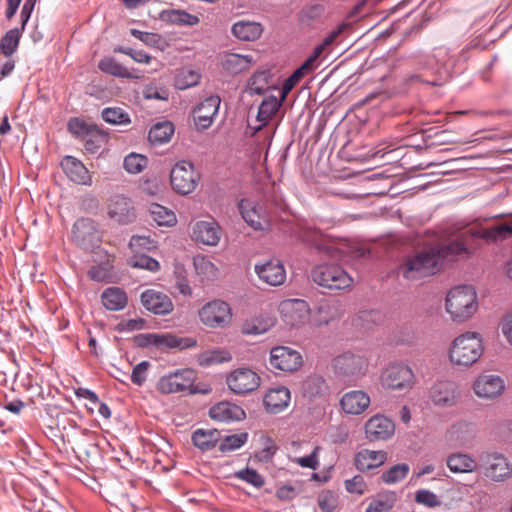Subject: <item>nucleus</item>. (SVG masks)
I'll return each instance as SVG.
<instances>
[{
  "label": "nucleus",
  "mask_w": 512,
  "mask_h": 512,
  "mask_svg": "<svg viewBox=\"0 0 512 512\" xmlns=\"http://www.w3.org/2000/svg\"><path fill=\"white\" fill-rule=\"evenodd\" d=\"M220 98L218 96H210L200 102L193 110L194 124L197 130L208 129L216 115L220 106Z\"/></svg>",
  "instance_id": "aec40b11"
},
{
  "label": "nucleus",
  "mask_w": 512,
  "mask_h": 512,
  "mask_svg": "<svg viewBox=\"0 0 512 512\" xmlns=\"http://www.w3.org/2000/svg\"><path fill=\"white\" fill-rule=\"evenodd\" d=\"M395 496L392 493L378 494L368 505L366 512H390L394 507Z\"/></svg>",
  "instance_id": "3c124183"
},
{
  "label": "nucleus",
  "mask_w": 512,
  "mask_h": 512,
  "mask_svg": "<svg viewBox=\"0 0 512 512\" xmlns=\"http://www.w3.org/2000/svg\"><path fill=\"white\" fill-rule=\"evenodd\" d=\"M200 180V174L194 162H176L170 173L173 189L182 195L192 193Z\"/></svg>",
  "instance_id": "0eeeda50"
},
{
  "label": "nucleus",
  "mask_w": 512,
  "mask_h": 512,
  "mask_svg": "<svg viewBox=\"0 0 512 512\" xmlns=\"http://www.w3.org/2000/svg\"><path fill=\"white\" fill-rule=\"evenodd\" d=\"M415 500L417 503L426 505L428 507H435L440 504L438 497L431 491L420 490L416 493Z\"/></svg>",
  "instance_id": "69168bd1"
},
{
  "label": "nucleus",
  "mask_w": 512,
  "mask_h": 512,
  "mask_svg": "<svg viewBox=\"0 0 512 512\" xmlns=\"http://www.w3.org/2000/svg\"><path fill=\"white\" fill-rule=\"evenodd\" d=\"M128 263L133 268L146 269L151 272H156L160 268V264L156 259L142 253H135Z\"/></svg>",
  "instance_id": "864d4df0"
},
{
  "label": "nucleus",
  "mask_w": 512,
  "mask_h": 512,
  "mask_svg": "<svg viewBox=\"0 0 512 512\" xmlns=\"http://www.w3.org/2000/svg\"><path fill=\"white\" fill-rule=\"evenodd\" d=\"M472 235L484 239L486 242H494L500 239H506L512 235V219L508 222L493 225L489 228H476L471 231Z\"/></svg>",
  "instance_id": "72a5a7b5"
},
{
  "label": "nucleus",
  "mask_w": 512,
  "mask_h": 512,
  "mask_svg": "<svg viewBox=\"0 0 512 512\" xmlns=\"http://www.w3.org/2000/svg\"><path fill=\"white\" fill-rule=\"evenodd\" d=\"M318 323L329 324L331 321L338 319L341 315L336 303L323 304L318 309Z\"/></svg>",
  "instance_id": "5fc2aeb1"
},
{
  "label": "nucleus",
  "mask_w": 512,
  "mask_h": 512,
  "mask_svg": "<svg viewBox=\"0 0 512 512\" xmlns=\"http://www.w3.org/2000/svg\"><path fill=\"white\" fill-rule=\"evenodd\" d=\"M239 209L244 221L255 230H265L269 226L262 208L251 200H241Z\"/></svg>",
  "instance_id": "b1692460"
},
{
  "label": "nucleus",
  "mask_w": 512,
  "mask_h": 512,
  "mask_svg": "<svg viewBox=\"0 0 512 512\" xmlns=\"http://www.w3.org/2000/svg\"><path fill=\"white\" fill-rule=\"evenodd\" d=\"M196 373L192 369H180L162 376L157 383V390L162 394H172L184 391L194 393L192 389Z\"/></svg>",
  "instance_id": "9b49d317"
},
{
  "label": "nucleus",
  "mask_w": 512,
  "mask_h": 512,
  "mask_svg": "<svg viewBox=\"0 0 512 512\" xmlns=\"http://www.w3.org/2000/svg\"><path fill=\"white\" fill-rule=\"evenodd\" d=\"M129 247L134 253H141L142 251H150L155 248V243L148 236H133L130 239Z\"/></svg>",
  "instance_id": "bf43d9fd"
},
{
  "label": "nucleus",
  "mask_w": 512,
  "mask_h": 512,
  "mask_svg": "<svg viewBox=\"0 0 512 512\" xmlns=\"http://www.w3.org/2000/svg\"><path fill=\"white\" fill-rule=\"evenodd\" d=\"M19 28L10 29L0 39V54L10 57L18 48L21 32Z\"/></svg>",
  "instance_id": "de8ad7c7"
},
{
  "label": "nucleus",
  "mask_w": 512,
  "mask_h": 512,
  "mask_svg": "<svg viewBox=\"0 0 512 512\" xmlns=\"http://www.w3.org/2000/svg\"><path fill=\"white\" fill-rule=\"evenodd\" d=\"M386 461L384 451L363 449L355 456V465L361 471L370 470L381 466Z\"/></svg>",
  "instance_id": "c9c22d12"
},
{
  "label": "nucleus",
  "mask_w": 512,
  "mask_h": 512,
  "mask_svg": "<svg viewBox=\"0 0 512 512\" xmlns=\"http://www.w3.org/2000/svg\"><path fill=\"white\" fill-rule=\"evenodd\" d=\"M394 432V423L384 415H374L365 423V435L371 442L387 440Z\"/></svg>",
  "instance_id": "4be33fe9"
},
{
  "label": "nucleus",
  "mask_w": 512,
  "mask_h": 512,
  "mask_svg": "<svg viewBox=\"0 0 512 512\" xmlns=\"http://www.w3.org/2000/svg\"><path fill=\"white\" fill-rule=\"evenodd\" d=\"M446 465L454 474H470L479 470L477 459L466 452L451 453L446 458Z\"/></svg>",
  "instance_id": "bb28decb"
},
{
  "label": "nucleus",
  "mask_w": 512,
  "mask_h": 512,
  "mask_svg": "<svg viewBox=\"0 0 512 512\" xmlns=\"http://www.w3.org/2000/svg\"><path fill=\"white\" fill-rule=\"evenodd\" d=\"M501 331L507 342L512 345V311L507 313L500 324Z\"/></svg>",
  "instance_id": "338daca9"
},
{
  "label": "nucleus",
  "mask_w": 512,
  "mask_h": 512,
  "mask_svg": "<svg viewBox=\"0 0 512 512\" xmlns=\"http://www.w3.org/2000/svg\"><path fill=\"white\" fill-rule=\"evenodd\" d=\"M98 67L102 72L113 75L115 77H119V78H126V79L142 78V75L135 74L134 72L128 70L126 67H124L122 64L118 63L112 57H105L102 60H100Z\"/></svg>",
  "instance_id": "4c0bfd02"
},
{
  "label": "nucleus",
  "mask_w": 512,
  "mask_h": 512,
  "mask_svg": "<svg viewBox=\"0 0 512 512\" xmlns=\"http://www.w3.org/2000/svg\"><path fill=\"white\" fill-rule=\"evenodd\" d=\"M408 152L412 150L406 147H395L391 148V145L381 144L371 155L372 158H383L390 156L391 160H402L408 156Z\"/></svg>",
  "instance_id": "603ef678"
},
{
  "label": "nucleus",
  "mask_w": 512,
  "mask_h": 512,
  "mask_svg": "<svg viewBox=\"0 0 512 512\" xmlns=\"http://www.w3.org/2000/svg\"><path fill=\"white\" fill-rule=\"evenodd\" d=\"M479 468L492 482H505L512 477V463L502 453L486 451L480 454Z\"/></svg>",
  "instance_id": "39448f33"
},
{
  "label": "nucleus",
  "mask_w": 512,
  "mask_h": 512,
  "mask_svg": "<svg viewBox=\"0 0 512 512\" xmlns=\"http://www.w3.org/2000/svg\"><path fill=\"white\" fill-rule=\"evenodd\" d=\"M141 189L148 195L154 196L162 191V186L160 181L157 178H154L152 180H145L142 183Z\"/></svg>",
  "instance_id": "774afa93"
},
{
  "label": "nucleus",
  "mask_w": 512,
  "mask_h": 512,
  "mask_svg": "<svg viewBox=\"0 0 512 512\" xmlns=\"http://www.w3.org/2000/svg\"><path fill=\"white\" fill-rule=\"evenodd\" d=\"M104 307L110 311H119L126 307L128 298L124 290L119 287H109L101 294Z\"/></svg>",
  "instance_id": "e433bc0d"
},
{
  "label": "nucleus",
  "mask_w": 512,
  "mask_h": 512,
  "mask_svg": "<svg viewBox=\"0 0 512 512\" xmlns=\"http://www.w3.org/2000/svg\"><path fill=\"white\" fill-rule=\"evenodd\" d=\"M255 64L252 55L225 53L220 61V65L224 71L231 75H237L249 70Z\"/></svg>",
  "instance_id": "cd10ccee"
},
{
  "label": "nucleus",
  "mask_w": 512,
  "mask_h": 512,
  "mask_svg": "<svg viewBox=\"0 0 512 512\" xmlns=\"http://www.w3.org/2000/svg\"><path fill=\"white\" fill-rule=\"evenodd\" d=\"M149 212L159 226H173L177 222L175 213L160 204L152 203Z\"/></svg>",
  "instance_id": "49530a36"
},
{
  "label": "nucleus",
  "mask_w": 512,
  "mask_h": 512,
  "mask_svg": "<svg viewBox=\"0 0 512 512\" xmlns=\"http://www.w3.org/2000/svg\"><path fill=\"white\" fill-rule=\"evenodd\" d=\"M445 306L453 321L463 322L478 310L476 291L469 285L456 286L447 293Z\"/></svg>",
  "instance_id": "7ed1b4c3"
},
{
  "label": "nucleus",
  "mask_w": 512,
  "mask_h": 512,
  "mask_svg": "<svg viewBox=\"0 0 512 512\" xmlns=\"http://www.w3.org/2000/svg\"><path fill=\"white\" fill-rule=\"evenodd\" d=\"M326 391V381L319 376H310L301 384L302 395L308 399L321 397L326 393Z\"/></svg>",
  "instance_id": "ea45409f"
},
{
  "label": "nucleus",
  "mask_w": 512,
  "mask_h": 512,
  "mask_svg": "<svg viewBox=\"0 0 512 512\" xmlns=\"http://www.w3.org/2000/svg\"><path fill=\"white\" fill-rule=\"evenodd\" d=\"M193 264L196 274L202 281H213L217 278L218 268L208 257L197 255Z\"/></svg>",
  "instance_id": "37998d69"
},
{
  "label": "nucleus",
  "mask_w": 512,
  "mask_h": 512,
  "mask_svg": "<svg viewBox=\"0 0 512 512\" xmlns=\"http://www.w3.org/2000/svg\"><path fill=\"white\" fill-rule=\"evenodd\" d=\"M209 415L219 422L240 421L245 418L244 410L230 402H219L211 407Z\"/></svg>",
  "instance_id": "c756f323"
},
{
  "label": "nucleus",
  "mask_w": 512,
  "mask_h": 512,
  "mask_svg": "<svg viewBox=\"0 0 512 512\" xmlns=\"http://www.w3.org/2000/svg\"><path fill=\"white\" fill-rule=\"evenodd\" d=\"M282 100L276 97H268L262 101L257 113V120L265 125L279 110Z\"/></svg>",
  "instance_id": "09e8293b"
},
{
  "label": "nucleus",
  "mask_w": 512,
  "mask_h": 512,
  "mask_svg": "<svg viewBox=\"0 0 512 512\" xmlns=\"http://www.w3.org/2000/svg\"><path fill=\"white\" fill-rule=\"evenodd\" d=\"M149 367H150V363L148 361H142L139 364H137L133 368V371L131 374V381L134 384L141 386L146 381L147 372H148Z\"/></svg>",
  "instance_id": "e2e57ef3"
},
{
  "label": "nucleus",
  "mask_w": 512,
  "mask_h": 512,
  "mask_svg": "<svg viewBox=\"0 0 512 512\" xmlns=\"http://www.w3.org/2000/svg\"><path fill=\"white\" fill-rule=\"evenodd\" d=\"M269 364L275 370L294 372L302 366L303 359L298 351L287 346H277L270 351Z\"/></svg>",
  "instance_id": "dca6fc26"
},
{
  "label": "nucleus",
  "mask_w": 512,
  "mask_h": 512,
  "mask_svg": "<svg viewBox=\"0 0 512 512\" xmlns=\"http://www.w3.org/2000/svg\"><path fill=\"white\" fill-rule=\"evenodd\" d=\"M220 436L217 429H197L192 434V442L200 450L208 451L216 446Z\"/></svg>",
  "instance_id": "58836bf2"
},
{
  "label": "nucleus",
  "mask_w": 512,
  "mask_h": 512,
  "mask_svg": "<svg viewBox=\"0 0 512 512\" xmlns=\"http://www.w3.org/2000/svg\"><path fill=\"white\" fill-rule=\"evenodd\" d=\"M484 226H473L464 231L459 238L444 243L426 245L414 254L407 256L398 266V273L405 279L415 280L436 274L440 271L445 259L455 260L468 255L470 239H481L472 235L471 231ZM482 240H484L482 238Z\"/></svg>",
  "instance_id": "f257e3e1"
},
{
  "label": "nucleus",
  "mask_w": 512,
  "mask_h": 512,
  "mask_svg": "<svg viewBox=\"0 0 512 512\" xmlns=\"http://www.w3.org/2000/svg\"><path fill=\"white\" fill-rule=\"evenodd\" d=\"M484 351L482 337L477 332L467 331L457 336L449 348V359L457 366H471Z\"/></svg>",
  "instance_id": "f03ea898"
},
{
  "label": "nucleus",
  "mask_w": 512,
  "mask_h": 512,
  "mask_svg": "<svg viewBox=\"0 0 512 512\" xmlns=\"http://www.w3.org/2000/svg\"><path fill=\"white\" fill-rule=\"evenodd\" d=\"M108 215L120 224L131 223L135 218L131 200L123 196L113 197L108 205Z\"/></svg>",
  "instance_id": "a878e982"
},
{
  "label": "nucleus",
  "mask_w": 512,
  "mask_h": 512,
  "mask_svg": "<svg viewBox=\"0 0 512 512\" xmlns=\"http://www.w3.org/2000/svg\"><path fill=\"white\" fill-rule=\"evenodd\" d=\"M409 471L407 464H397L391 467L387 472L382 475L383 482L387 484H394L404 479Z\"/></svg>",
  "instance_id": "13d9d810"
},
{
  "label": "nucleus",
  "mask_w": 512,
  "mask_h": 512,
  "mask_svg": "<svg viewBox=\"0 0 512 512\" xmlns=\"http://www.w3.org/2000/svg\"><path fill=\"white\" fill-rule=\"evenodd\" d=\"M102 119L112 125H129L130 116L120 107H107L101 112Z\"/></svg>",
  "instance_id": "8fccbe9b"
},
{
  "label": "nucleus",
  "mask_w": 512,
  "mask_h": 512,
  "mask_svg": "<svg viewBox=\"0 0 512 512\" xmlns=\"http://www.w3.org/2000/svg\"><path fill=\"white\" fill-rule=\"evenodd\" d=\"M290 400V390L282 386L270 389L265 394L263 403L269 413L278 414L288 407Z\"/></svg>",
  "instance_id": "c85d7f7f"
},
{
  "label": "nucleus",
  "mask_w": 512,
  "mask_h": 512,
  "mask_svg": "<svg viewBox=\"0 0 512 512\" xmlns=\"http://www.w3.org/2000/svg\"><path fill=\"white\" fill-rule=\"evenodd\" d=\"M259 375L249 368H238L226 378L229 389L235 394L244 395L253 392L260 386Z\"/></svg>",
  "instance_id": "f3484780"
},
{
  "label": "nucleus",
  "mask_w": 512,
  "mask_h": 512,
  "mask_svg": "<svg viewBox=\"0 0 512 512\" xmlns=\"http://www.w3.org/2000/svg\"><path fill=\"white\" fill-rule=\"evenodd\" d=\"M232 356L229 351L221 348L209 349L200 353L197 362L200 366L209 367L224 362H229Z\"/></svg>",
  "instance_id": "79ce46f5"
},
{
  "label": "nucleus",
  "mask_w": 512,
  "mask_h": 512,
  "mask_svg": "<svg viewBox=\"0 0 512 512\" xmlns=\"http://www.w3.org/2000/svg\"><path fill=\"white\" fill-rule=\"evenodd\" d=\"M201 74L198 70L191 67H183L179 69L175 76L174 84L179 90H185L199 84Z\"/></svg>",
  "instance_id": "c03bdc74"
},
{
  "label": "nucleus",
  "mask_w": 512,
  "mask_h": 512,
  "mask_svg": "<svg viewBox=\"0 0 512 512\" xmlns=\"http://www.w3.org/2000/svg\"><path fill=\"white\" fill-rule=\"evenodd\" d=\"M472 390L480 399L495 400L504 394L506 382L500 375L484 373L474 380Z\"/></svg>",
  "instance_id": "2eb2a0df"
},
{
  "label": "nucleus",
  "mask_w": 512,
  "mask_h": 512,
  "mask_svg": "<svg viewBox=\"0 0 512 512\" xmlns=\"http://www.w3.org/2000/svg\"><path fill=\"white\" fill-rule=\"evenodd\" d=\"M248 439L247 433L234 434L226 436L219 444L221 452L233 451L240 448Z\"/></svg>",
  "instance_id": "6e6d98bb"
},
{
  "label": "nucleus",
  "mask_w": 512,
  "mask_h": 512,
  "mask_svg": "<svg viewBox=\"0 0 512 512\" xmlns=\"http://www.w3.org/2000/svg\"><path fill=\"white\" fill-rule=\"evenodd\" d=\"M313 281L330 290H341L351 287L352 277L339 265H318L311 273Z\"/></svg>",
  "instance_id": "423d86ee"
},
{
  "label": "nucleus",
  "mask_w": 512,
  "mask_h": 512,
  "mask_svg": "<svg viewBox=\"0 0 512 512\" xmlns=\"http://www.w3.org/2000/svg\"><path fill=\"white\" fill-rule=\"evenodd\" d=\"M174 133V126L171 122H161L153 125L148 133V139L153 144L168 142Z\"/></svg>",
  "instance_id": "a18cd8bd"
},
{
  "label": "nucleus",
  "mask_w": 512,
  "mask_h": 512,
  "mask_svg": "<svg viewBox=\"0 0 512 512\" xmlns=\"http://www.w3.org/2000/svg\"><path fill=\"white\" fill-rule=\"evenodd\" d=\"M159 19L170 25L195 26L200 22L198 16L190 14L182 9H166L160 12Z\"/></svg>",
  "instance_id": "473e14b6"
},
{
  "label": "nucleus",
  "mask_w": 512,
  "mask_h": 512,
  "mask_svg": "<svg viewBox=\"0 0 512 512\" xmlns=\"http://www.w3.org/2000/svg\"><path fill=\"white\" fill-rule=\"evenodd\" d=\"M254 270L259 279L270 286H280L285 282L286 270L278 259L258 263Z\"/></svg>",
  "instance_id": "412c9836"
},
{
  "label": "nucleus",
  "mask_w": 512,
  "mask_h": 512,
  "mask_svg": "<svg viewBox=\"0 0 512 512\" xmlns=\"http://www.w3.org/2000/svg\"><path fill=\"white\" fill-rule=\"evenodd\" d=\"M271 84V73L269 70L255 72L248 80L247 90L250 95H262L267 91Z\"/></svg>",
  "instance_id": "a19ab883"
},
{
  "label": "nucleus",
  "mask_w": 512,
  "mask_h": 512,
  "mask_svg": "<svg viewBox=\"0 0 512 512\" xmlns=\"http://www.w3.org/2000/svg\"><path fill=\"white\" fill-rule=\"evenodd\" d=\"M135 342L140 347H156L157 349H186L196 346L192 338H179L170 333H145L135 337Z\"/></svg>",
  "instance_id": "9d476101"
},
{
  "label": "nucleus",
  "mask_w": 512,
  "mask_h": 512,
  "mask_svg": "<svg viewBox=\"0 0 512 512\" xmlns=\"http://www.w3.org/2000/svg\"><path fill=\"white\" fill-rule=\"evenodd\" d=\"M319 450H320V448L318 446H316L311 454L304 456V457H297L294 459V462L297 463L301 467L316 470L319 466V462H318V451Z\"/></svg>",
  "instance_id": "0e129e2a"
},
{
  "label": "nucleus",
  "mask_w": 512,
  "mask_h": 512,
  "mask_svg": "<svg viewBox=\"0 0 512 512\" xmlns=\"http://www.w3.org/2000/svg\"><path fill=\"white\" fill-rule=\"evenodd\" d=\"M381 384L390 390H409L414 384L413 371L408 365H390L381 375Z\"/></svg>",
  "instance_id": "ddd939ff"
},
{
  "label": "nucleus",
  "mask_w": 512,
  "mask_h": 512,
  "mask_svg": "<svg viewBox=\"0 0 512 512\" xmlns=\"http://www.w3.org/2000/svg\"><path fill=\"white\" fill-rule=\"evenodd\" d=\"M345 488L349 493L363 495L367 491V484L362 476L357 475L345 481Z\"/></svg>",
  "instance_id": "680f3d73"
},
{
  "label": "nucleus",
  "mask_w": 512,
  "mask_h": 512,
  "mask_svg": "<svg viewBox=\"0 0 512 512\" xmlns=\"http://www.w3.org/2000/svg\"><path fill=\"white\" fill-rule=\"evenodd\" d=\"M234 476L242 481H245L255 488H261L265 484V480L256 470L245 468L235 472Z\"/></svg>",
  "instance_id": "4d7b16f0"
},
{
  "label": "nucleus",
  "mask_w": 512,
  "mask_h": 512,
  "mask_svg": "<svg viewBox=\"0 0 512 512\" xmlns=\"http://www.w3.org/2000/svg\"><path fill=\"white\" fill-rule=\"evenodd\" d=\"M221 235V227L212 217L196 221L191 227L192 239L203 245L216 246L221 239Z\"/></svg>",
  "instance_id": "a211bd4d"
},
{
  "label": "nucleus",
  "mask_w": 512,
  "mask_h": 512,
  "mask_svg": "<svg viewBox=\"0 0 512 512\" xmlns=\"http://www.w3.org/2000/svg\"><path fill=\"white\" fill-rule=\"evenodd\" d=\"M73 241L84 250H92L101 243V232L90 218L78 219L72 228Z\"/></svg>",
  "instance_id": "f8f14e48"
},
{
  "label": "nucleus",
  "mask_w": 512,
  "mask_h": 512,
  "mask_svg": "<svg viewBox=\"0 0 512 512\" xmlns=\"http://www.w3.org/2000/svg\"><path fill=\"white\" fill-rule=\"evenodd\" d=\"M282 321L291 328H299L306 324L310 316V308L302 299H286L279 305Z\"/></svg>",
  "instance_id": "4468645a"
},
{
  "label": "nucleus",
  "mask_w": 512,
  "mask_h": 512,
  "mask_svg": "<svg viewBox=\"0 0 512 512\" xmlns=\"http://www.w3.org/2000/svg\"><path fill=\"white\" fill-rule=\"evenodd\" d=\"M263 26L261 23L250 20H240L231 27V34L240 41L252 42L261 37Z\"/></svg>",
  "instance_id": "7c9ffc66"
},
{
  "label": "nucleus",
  "mask_w": 512,
  "mask_h": 512,
  "mask_svg": "<svg viewBox=\"0 0 512 512\" xmlns=\"http://www.w3.org/2000/svg\"><path fill=\"white\" fill-rule=\"evenodd\" d=\"M337 504V496L331 491H323L318 496V506L323 512L333 511Z\"/></svg>",
  "instance_id": "052dcab7"
},
{
  "label": "nucleus",
  "mask_w": 512,
  "mask_h": 512,
  "mask_svg": "<svg viewBox=\"0 0 512 512\" xmlns=\"http://www.w3.org/2000/svg\"><path fill=\"white\" fill-rule=\"evenodd\" d=\"M200 321L209 328H224L232 320L230 305L219 299L207 302L198 312Z\"/></svg>",
  "instance_id": "6e6552de"
},
{
  "label": "nucleus",
  "mask_w": 512,
  "mask_h": 512,
  "mask_svg": "<svg viewBox=\"0 0 512 512\" xmlns=\"http://www.w3.org/2000/svg\"><path fill=\"white\" fill-rule=\"evenodd\" d=\"M67 130L72 136L82 141L85 151L90 154L104 149L109 141L108 132L80 117L71 118L67 123Z\"/></svg>",
  "instance_id": "20e7f679"
},
{
  "label": "nucleus",
  "mask_w": 512,
  "mask_h": 512,
  "mask_svg": "<svg viewBox=\"0 0 512 512\" xmlns=\"http://www.w3.org/2000/svg\"><path fill=\"white\" fill-rule=\"evenodd\" d=\"M447 435L451 441L459 445H467L476 438V427L471 422L461 420L448 429Z\"/></svg>",
  "instance_id": "2f4dec72"
},
{
  "label": "nucleus",
  "mask_w": 512,
  "mask_h": 512,
  "mask_svg": "<svg viewBox=\"0 0 512 512\" xmlns=\"http://www.w3.org/2000/svg\"><path fill=\"white\" fill-rule=\"evenodd\" d=\"M66 176L74 183L87 185L91 182V172L84 162H60Z\"/></svg>",
  "instance_id": "f704fd0d"
},
{
  "label": "nucleus",
  "mask_w": 512,
  "mask_h": 512,
  "mask_svg": "<svg viewBox=\"0 0 512 512\" xmlns=\"http://www.w3.org/2000/svg\"><path fill=\"white\" fill-rule=\"evenodd\" d=\"M460 393L457 385L451 381H439L430 391L432 402L441 407H452L457 404Z\"/></svg>",
  "instance_id": "5701e85b"
},
{
  "label": "nucleus",
  "mask_w": 512,
  "mask_h": 512,
  "mask_svg": "<svg viewBox=\"0 0 512 512\" xmlns=\"http://www.w3.org/2000/svg\"><path fill=\"white\" fill-rule=\"evenodd\" d=\"M140 301L146 310L155 315H169L174 310V305L170 297L155 289L143 291L140 295Z\"/></svg>",
  "instance_id": "6ab92c4d"
},
{
  "label": "nucleus",
  "mask_w": 512,
  "mask_h": 512,
  "mask_svg": "<svg viewBox=\"0 0 512 512\" xmlns=\"http://www.w3.org/2000/svg\"><path fill=\"white\" fill-rule=\"evenodd\" d=\"M334 369L345 381H355L367 372L368 360L362 355L347 352L334 359Z\"/></svg>",
  "instance_id": "1a4fd4ad"
},
{
  "label": "nucleus",
  "mask_w": 512,
  "mask_h": 512,
  "mask_svg": "<svg viewBox=\"0 0 512 512\" xmlns=\"http://www.w3.org/2000/svg\"><path fill=\"white\" fill-rule=\"evenodd\" d=\"M370 402V397L366 392L352 390L342 396L340 406L346 414L360 415L369 408Z\"/></svg>",
  "instance_id": "393cba45"
}]
</instances>
